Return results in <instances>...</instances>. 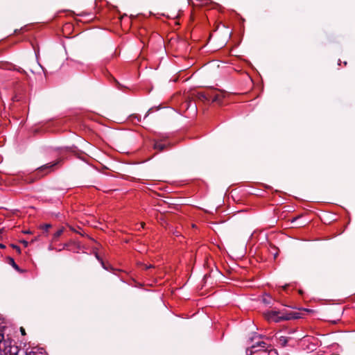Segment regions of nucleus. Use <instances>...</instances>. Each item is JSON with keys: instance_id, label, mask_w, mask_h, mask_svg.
<instances>
[{"instance_id": "1", "label": "nucleus", "mask_w": 355, "mask_h": 355, "mask_svg": "<svg viewBox=\"0 0 355 355\" xmlns=\"http://www.w3.org/2000/svg\"><path fill=\"white\" fill-rule=\"evenodd\" d=\"M266 318L268 320H272V321H274L275 322H278L281 320H291L292 318H297V316L293 315V314H284L282 313V312L280 311H268L267 313H266Z\"/></svg>"}, {"instance_id": "2", "label": "nucleus", "mask_w": 355, "mask_h": 355, "mask_svg": "<svg viewBox=\"0 0 355 355\" xmlns=\"http://www.w3.org/2000/svg\"><path fill=\"white\" fill-rule=\"evenodd\" d=\"M6 330V327L0 324V349L1 348V345H5V339H4V333Z\"/></svg>"}, {"instance_id": "3", "label": "nucleus", "mask_w": 355, "mask_h": 355, "mask_svg": "<svg viewBox=\"0 0 355 355\" xmlns=\"http://www.w3.org/2000/svg\"><path fill=\"white\" fill-rule=\"evenodd\" d=\"M165 148L166 145L159 141H155L154 144V148L158 151H162Z\"/></svg>"}, {"instance_id": "4", "label": "nucleus", "mask_w": 355, "mask_h": 355, "mask_svg": "<svg viewBox=\"0 0 355 355\" xmlns=\"http://www.w3.org/2000/svg\"><path fill=\"white\" fill-rule=\"evenodd\" d=\"M58 162H55V163H49L47 164H45L42 166H41L40 168H38V173L40 172V171H43L46 169H49L51 168H52L53 166H54L55 164H57Z\"/></svg>"}, {"instance_id": "5", "label": "nucleus", "mask_w": 355, "mask_h": 355, "mask_svg": "<svg viewBox=\"0 0 355 355\" xmlns=\"http://www.w3.org/2000/svg\"><path fill=\"white\" fill-rule=\"evenodd\" d=\"M288 342V338L285 336H279L278 338V344L282 346V347H284L286 345Z\"/></svg>"}, {"instance_id": "6", "label": "nucleus", "mask_w": 355, "mask_h": 355, "mask_svg": "<svg viewBox=\"0 0 355 355\" xmlns=\"http://www.w3.org/2000/svg\"><path fill=\"white\" fill-rule=\"evenodd\" d=\"M63 232V230L60 229L54 234V238L59 237Z\"/></svg>"}, {"instance_id": "7", "label": "nucleus", "mask_w": 355, "mask_h": 355, "mask_svg": "<svg viewBox=\"0 0 355 355\" xmlns=\"http://www.w3.org/2000/svg\"><path fill=\"white\" fill-rule=\"evenodd\" d=\"M11 262H12V266L17 270H19V267L17 266V265L15 263L14 260L13 259H11Z\"/></svg>"}, {"instance_id": "8", "label": "nucleus", "mask_w": 355, "mask_h": 355, "mask_svg": "<svg viewBox=\"0 0 355 355\" xmlns=\"http://www.w3.org/2000/svg\"><path fill=\"white\" fill-rule=\"evenodd\" d=\"M12 247L13 248H15V250H16L19 253H20V248H19V247H18L17 245H12Z\"/></svg>"}, {"instance_id": "9", "label": "nucleus", "mask_w": 355, "mask_h": 355, "mask_svg": "<svg viewBox=\"0 0 355 355\" xmlns=\"http://www.w3.org/2000/svg\"><path fill=\"white\" fill-rule=\"evenodd\" d=\"M16 355H32V354H27L26 353L25 354L24 351H19Z\"/></svg>"}, {"instance_id": "10", "label": "nucleus", "mask_w": 355, "mask_h": 355, "mask_svg": "<svg viewBox=\"0 0 355 355\" xmlns=\"http://www.w3.org/2000/svg\"><path fill=\"white\" fill-rule=\"evenodd\" d=\"M213 101H216V102L219 101H220V96H219V95H218V94H217V95H216V96H215V97L214 98Z\"/></svg>"}, {"instance_id": "11", "label": "nucleus", "mask_w": 355, "mask_h": 355, "mask_svg": "<svg viewBox=\"0 0 355 355\" xmlns=\"http://www.w3.org/2000/svg\"><path fill=\"white\" fill-rule=\"evenodd\" d=\"M29 354H32V355H35V352H31L29 353ZM39 355H46V353L45 352H40Z\"/></svg>"}, {"instance_id": "12", "label": "nucleus", "mask_w": 355, "mask_h": 355, "mask_svg": "<svg viewBox=\"0 0 355 355\" xmlns=\"http://www.w3.org/2000/svg\"><path fill=\"white\" fill-rule=\"evenodd\" d=\"M21 242L24 245V246H25V247H27V246H28V241H25V240H23V241H21Z\"/></svg>"}, {"instance_id": "13", "label": "nucleus", "mask_w": 355, "mask_h": 355, "mask_svg": "<svg viewBox=\"0 0 355 355\" xmlns=\"http://www.w3.org/2000/svg\"><path fill=\"white\" fill-rule=\"evenodd\" d=\"M20 330H21V334H22L23 335H24V334H25V330H24V329L23 327H21V328H20Z\"/></svg>"}, {"instance_id": "14", "label": "nucleus", "mask_w": 355, "mask_h": 355, "mask_svg": "<svg viewBox=\"0 0 355 355\" xmlns=\"http://www.w3.org/2000/svg\"><path fill=\"white\" fill-rule=\"evenodd\" d=\"M50 227H51V225H49V224H46V225H45V226H44V227H45V230H47Z\"/></svg>"}, {"instance_id": "15", "label": "nucleus", "mask_w": 355, "mask_h": 355, "mask_svg": "<svg viewBox=\"0 0 355 355\" xmlns=\"http://www.w3.org/2000/svg\"><path fill=\"white\" fill-rule=\"evenodd\" d=\"M153 266L152 265H149V266H147V265H145V268H152Z\"/></svg>"}, {"instance_id": "16", "label": "nucleus", "mask_w": 355, "mask_h": 355, "mask_svg": "<svg viewBox=\"0 0 355 355\" xmlns=\"http://www.w3.org/2000/svg\"><path fill=\"white\" fill-rule=\"evenodd\" d=\"M102 266L104 268V269L107 270V268L105 266L104 263L101 261Z\"/></svg>"}, {"instance_id": "17", "label": "nucleus", "mask_w": 355, "mask_h": 355, "mask_svg": "<svg viewBox=\"0 0 355 355\" xmlns=\"http://www.w3.org/2000/svg\"><path fill=\"white\" fill-rule=\"evenodd\" d=\"M0 248H4V245L3 244L0 243Z\"/></svg>"}, {"instance_id": "18", "label": "nucleus", "mask_w": 355, "mask_h": 355, "mask_svg": "<svg viewBox=\"0 0 355 355\" xmlns=\"http://www.w3.org/2000/svg\"><path fill=\"white\" fill-rule=\"evenodd\" d=\"M263 302H268V300H263Z\"/></svg>"}, {"instance_id": "19", "label": "nucleus", "mask_w": 355, "mask_h": 355, "mask_svg": "<svg viewBox=\"0 0 355 355\" xmlns=\"http://www.w3.org/2000/svg\"><path fill=\"white\" fill-rule=\"evenodd\" d=\"M263 302H268V300H263Z\"/></svg>"}]
</instances>
